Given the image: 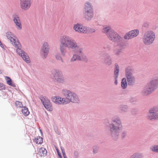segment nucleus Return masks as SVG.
Masks as SVG:
<instances>
[{
  "instance_id": "1",
  "label": "nucleus",
  "mask_w": 158,
  "mask_h": 158,
  "mask_svg": "<svg viewBox=\"0 0 158 158\" xmlns=\"http://www.w3.org/2000/svg\"><path fill=\"white\" fill-rule=\"evenodd\" d=\"M60 48L62 55L65 56L66 52V48L73 50L75 52L81 53L83 49L78 45L77 43L70 37L64 35L61 36L60 39Z\"/></svg>"
},
{
  "instance_id": "2",
  "label": "nucleus",
  "mask_w": 158,
  "mask_h": 158,
  "mask_svg": "<svg viewBox=\"0 0 158 158\" xmlns=\"http://www.w3.org/2000/svg\"><path fill=\"white\" fill-rule=\"evenodd\" d=\"M111 120L112 123L109 124L110 135L116 140L118 138L120 131L122 129V122L119 117L117 115L113 116Z\"/></svg>"
},
{
  "instance_id": "3",
  "label": "nucleus",
  "mask_w": 158,
  "mask_h": 158,
  "mask_svg": "<svg viewBox=\"0 0 158 158\" xmlns=\"http://www.w3.org/2000/svg\"><path fill=\"white\" fill-rule=\"evenodd\" d=\"M158 87V77L153 78L149 82L143 89L142 94L144 96H147L153 92Z\"/></svg>"
},
{
  "instance_id": "4",
  "label": "nucleus",
  "mask_w": 158,
  "mask_h": 158,
  "mask_svg": "<svg viewBox=\"0 0 158 158\" xmlns=\"http://www.w3.org/2000/svg\"><path fill=\"white\" fill-rule=\"evenodd\" d=\"M109 40L118 43L119 46L123 47L126 46L125 40L123 38L109 27Z\"/></svg>"
},
{
  "instance_id": "5",
  "label": "nucleus",
  "mask_w": 158,
  "mask_h": 158,
  "mask_svg": "<svg viewBox=\"0 0 158 158\" xmlns=\"http://www.w3.org/2000/svg\"><path fill=\"white\" fill-rule=\"evenodd\" d=\"M14 37H11L9 39L12 44H14L15 46L17 48L16 49L17 52L20 56L27 63L30 62V58L26 53L24 52L23 51L21 50V46L17 40H16L13 38Z\"/></svg>"
},
{
  "instance_id": "6",
  "label": "nucleus",
  "mask_w": 158,
  "mask_h": 158,
  "mask_svg": "<svg viewBox=\"0 0 158 158\" xmlns=\"http://www.w3.org/2000/svg\"><path fill=\"white\" fill-rule=\"evenodd\" d=\"M155 38V33L152 31H148L143 35V41L144 43L147 45L151 44Z\"/></svg>"
},
{
  "instance_id": "7",
  "label": "nucleus",
  "mask_w": 158,
  "mask_h": 158,
  "mask_svg": "<svg viewBox=\"0 0 158 158\" xmlns=\"http://www.w3.org/2000/svg\"><path fill=\"white\" fill-rule=\"evenodd\" d=\"M125 74L129 85H132L135 83V78L132 73V69L130 67L125 69Z\"/></svg>"
},
{
  "instance_id": "8",
  "label": "nucleus",
  "mask_w": 158,
  "mask_h": 158,
  "mask_svg": "<svg viewBox=\"0 0 158 158\" xmlns=\"http://www.w3.org/2000/svg\"><path fill=\"white\" fill-rule=\"evenodd\" d=\"M63 94L65 97L64 99L66 104L70 102H76L77 100L76 98L75 99L76 100L72 98V97L76 98V94L70 91L66 90H64L63 91Z\"/></svg>"
},
{
  "instance_id": "9",
  "label": "nucleus",
  "mask_w": 158,
  "mask_h": 158,
  "mask_svg": "<svg viewBox=\"0 0 158 158\" xmlns=\"http://www.w3.org/2000/svg\"><path fill=\"white\" fill-rule=\"evenodd\" d=\"M85 18L88 19H90L93 17V13L92 7L90 3L86 2L85 3Z\"/></svg>"
},
{
  "instance_id": "10",
  "label": "nucleus",
  "mask_w": 158,
  "mask_h": 158,
  "mask_svg": "<svg viewBox=\"0 0 158 158\" xmlns=\"http://www.w3.org/2000/svg\"><path fill=\"white\" fill-rule=\"evenodd\" d=\"M52 76L53 78L58 82L61 83L64 81L62 73L58 70H54L52 71Z\"/></svg>"
},
{
  "instance_id": "11",
  "label": "nucleus",
  "mask_w": 158,
  "mask_h": 158,
  "mask_svg": "<svg viewBox=\"0 0 158 158\" xmlns=\"http://www.w3.org/2000/svg\"><path fill=\"white\" fill-rule=\"evenodd\" d=\"M40 98L45 108L48 111H52V107L49 100L42 96L40 97Z\"/></svg>"
},
{
  "instance_id": "12",
  "label": "nucleus",
  "mask_w": 158,
  "mask_h": 158,
  "mask_svg": "<svg viewBox=\"0 0 158 158\" xmlns=\"http://www.w3.org/2000/svg\"><path fill=\"white\" fill-rule=\"evenodd\" d=\"M49 51V46L47 42L44 43L41 47V55L43 58H45L48 55Z\"/></svg>"
},
{
  "instance_id": "13",
  "label": "nucleus",
  "mask_w": 158,
  "mask_h": 158,
  "mask_svg": "<svg viewBox=\"0 0 158 158\" xmlns=\"http://www.w3.org/2000/svg\"><path fill=\"white\" fill-rule=\"evenodd\" d=\"M139 31L138 29H135L127 33L124 36L125 40H129L137 36L139 34Z\"/></svg>"
},
{
  "instance_id": "14",
  "label": "nucleus",
  "mask_w": 158,
  "mask_h": 158,
  "mask_svg": "<svg viewBox=\"0 0 158 158\" xmlns=\"http://www.w3.org/2000/svg\"><path fill=\"white\" fill-rule=\"evenodd\" d=\"M31 0H20V7L23 10H26L30 7Z\"/></svg>"
},
{
  "instance_id": "15",
  "label": "nucleus",
  "mask_w": 158,
  "mask_h": 158,
  "mask_svg": "<svg viewBox=\"0 0 158 158\" xmlns=\"http://www.w3.org/2000/svg\"><path fill=\"white\" fill-rule=\"evenodd\" d=\"M150 115L148 116V118L150 120L158 119V113L156 111L154 108H152L149 110Z\"/></svg>"
},
{
  "instance_id": "16",
  "label": "nucleus",
  "mask_w": 158,
  "mask_h": 158,
  "mask_svg": "<svg viewBox=\"0 0 158 158\" xmlns=\"http://www.w3.org/2000/svg\"><path fill=\"white\" fill-rule=\"evenodd\" d=\"M52 101L57 104H66L65 99L59 96L53 97L52 98Z\"/></svg>"
},
{
  "instance_id": "17",
  "label": "nucleus",
  "mask_w": 158,
  "mask_h": 158,
  "mask_svg": "<svg viewBox=\"0 0 158 158\" xmlns=\"http://www.w3.org/2000/svg\"><path fill=\"white\" fill-rule=\"evenodd\" d=\"M73 29L75 31L80 33H86L87 32L86 27L78 24L74 25Z\"/></svg>"
},
{
  "instance_id": "18",
  "label": "nucleus",
  "mask_w": 158,
  "mask_h": 158,
  "mask_svg": "<svg viewBox=\"0 0 158 158\" xmlns=\"http://www.w3.org/2000/svg\"><path fill=\"white\" fill-rule=\"evenodd\" d=\"M87 58L86 56H80L77 54L73 55L71 59V61H74L76 60H86Z\"/></svg>"
},
{
  "instance_id": "19",
  "label": "nucleus",
  "mask_w": 158,
  "mask_h": 158,
  "mask_svg": "<svg viewBox=\"0 0 158 158\" xmlns=\"http://www.w3.org/2000/svg\"><path fill=\"white\" fill-rule=\"evenodd\" d=\"M37 154L41 156H44L47 155V152L45 148H39Z\"/></svg>"
},
{
  "instance_id": "20",
  "label": "nucleus",
  "mask_w": 158,
  "mask_h": 158,
  "mask_svg": "<svg viewBox=\"0 0 158 158\" xmlns=\"http://www.w3.org/2000/svg\"><path fill=\"white\" fill-rule=\"evenodd\" d=\"M14 21L17 26V28L21 29L22 28V25L19 18L17 17L14 19Z\"/></svg>"
},
{
  "instance_id": "21",
  "label": "nucleus",
  "mask_w": 158,
  "mask_h": 158,
  "mask_svg": "<svg viewBox=\"0 0 158 158\" xmlns=\"http://www.w3.org/2000/svg\"><path fill=\"white\" fill-rule=\"evenodd\" d=\"M127 86V80L125 78H123L122 79L121 82V86L123 89H126Z\"/></svg>"
},
{
  "instance_id": "22",
  "label": "nucleus",
  "mask_w": 158,
  "mask_h": 158,
  "mask_svg": "<svg viewBox=\"0 0 158 158\" xmlns=\"http://www.w3.org/2000/svg\"><path fill=\"white\" fill-rule=\"evenodd\" d=\"M143 155L142 153L137 152L131 155L130 158H143Z\"/></svg>"
},
{
  "instance_id": "23",
  "label": "nucleus",
  "mask_w": 158,
  "mask_h": 158,
  "mask_svg": "<svg viewBox=\"0 0 158 158\" xmlns=\"http://www.w3.org/2000/svg\"><path fill=\"white\" fill-rule=\"evenodd\" d=\"M22 112L23 114L25 116H28L30 114L28 108L25 106L22 107Z\"/></svg>"
},
{
  "instance_id": "24",
  "label": "nucleus",
  "mask_w": 158,
  "mask_h": 158,
  "mask_svg": "<svg viewBox=\"0 0 158 158\" xmlns=\"http://www.w3.org/2000/svg\"><path fill=\"white\" fill-rule=\"evenodd\" d=\"M34 141L36 144H41L43 143V138L40 136L37 137L34 140Z\"/></svg>"
},
{
  "instance_id": "25",
  "label": "nucleus",
  "mask_w": 158,
  "mask_h": 158,
  "mask_svg": "<svg viewBox=\"0 0 158 158\" xmlns=\"http://www.w3.org/2000/svg\"><path fill=\"white\" fill-rule=\"evenodd\" d=\"M115 68H114V75H118V73L119 72V67L118 64L116 63L115 64Z\"/></svg>"
},
{
  "instance_id": "26",
  "label": "nucleus",
  "mask_w": 158,
  "mask_h": 158,
  "mask_svg": "<svg viewBox=\"0 0 158 158\" xmlns=\"http://www.w3.org/2000/svg\"><path fill=\"white\" fill-rule=\"evenodd\" d=\"M5 78L6 81V82L7 84L13 86H15L14 84L12 83V81L10 77H5Z\"/></svg>"
},
{
  "instance_id": "27",
  "label": "nucleus",
  "mask_w": 158,
  "mask_h": 158,
  "mask_svg": "<svg viewBox=\"0 0 158 158\" xmlns=\"http://www.w3.org/2000/svg\"><path fill=\"white\" fill-rule=\"evenodd\" d=\"M150 148L152 152L158 153V145H154L152 146Z\"/></svg>"
},
{
  "instance_id": "28",
  "label": "nucleus",
  "mask_w": 158,
  "mask_h": 158,
  "mask_svg": "<svg viewBox=\"0 0 158 158\" xmlns=\"http://www.w3.org/2000/svg\"><path fill=\"white\" fill-rule=\"evenodd\" d=\"M127 106L126 105H121L120 107V109L123 112H126L127 110Z\"/></svg>"
},
{
  "instance_id": "29",
  "label": "nucleus",
  "mask_w": 158,
  "mask_h": 158,
  "mask_svg": "<svg viewBox=\"0 0 158 158\" xmlns=\"http://www.w3.org/2000/svg\"><path fill=\"white\" fill-rule=\"evenodd\" d=\"M15 104L17 108L23 107V105L22 103L19 101H16L15 102Z\"/></svg>"
},
{
  "instance_id": "30",
  "label": "nucleus",
  "mask_w": 158,
  "mask_h": 158,
  "mask_svg": "<svg viewBox=\"0 0 158 158\" xmlns=\"http://www.w3.org/2000/svg\"><path fill=\"white\" fill-rule=\"evenodd\" d=\"M56 59L59 60H60L61 62H63V61L60 56V55L59 53L57 54L56 56Z\"/></svg>"
},
{
  "instance_id": "31",
  "label": "nucleus",
  "mask_w": 158,
  "mask_h": 158,
  "mask_svg": "<svg viewBox=\"0 0 158 158\" xmlns=\"http://www.w3.org/2000/svg\"><path fill=\"white\" fill-rule=\"evenodd\" d=\"M109 31V28L108 27H104L103 29V33L108 34V32Z\"/></svg>"
},
{
  "instance_id": "32",
  "label": "nucleus",
  "mask_w": 158,
  "mask_h": 158,
  "mask_svg": "<svg viewBox=\"0 0 158 158\" xmlns=\"http://www.w3.org/2000/svg\"><path fill=\"white\" fill-rule=\"evenodd\" d=\"M6 36L8 39H10L11 37H14V36L12 33L10 32H7Z\"/></svg>"
},
{
  "instance_id": "33",
  "label": "nucleus",
  "mask_w": 158,
  "mask_h": 158,
  "mask_svg": "<svg viewBox=\"0 0 158 158\" xmlns=\"http://www.w3.org/2000/svg\"><path fill=\"white\" fill-rule=\"evenodd\" d=\"M122 49H118L116 50L115 52V54L117 56L119 55L121 53Z\"/></svg>"
},
{
  "instance_id": "34",
  "label": "nucleus",
  "mask_w": 158,
  "mask_h": 158,
  "mask_svg": "<svg viewBox=\"0 0 158 158\" xmlns=\"http://www.w3.org/2000/svg\"><path fill=\"white\" fill-rule=\"evenodd\" d=\"M118 75H114V84L115 85H117L118 84Z\"/></svg>"
},
{
  "instance_id": "35",
  "label": "nucleus",
  "mask_w": 158,
  "mask_h": 158,
  "mask_svg": "<svg viewBox=\"0 0 158 158\" xmlns=\"http://www.w3.org/2000/svg\"><path fill=\"white\" fill-rule=\"evenodd\" d=\"M127 133L126 131H123V132L122 133V135H121L122 138H124L126 137V136L127 135Z\"/></svg>"
},
{
  "instance_id": "36",
  "label": "nucleus",
  "mask_w": 158,
  "mask_h": 158,
  "mask_svg": "<svg viewBox=\"0 0 158 158\" xmlns=\"http://www.w3.org/2000/svg\"><path fill=\"white\" fill-rule=\"evenodd\" d=\"M87 32H88V31H89V32H90V33H93V32H95V29H93V28L88 29V30L87 29Z\"/></svg>"
},
{
  "instance_id": "37",
  "label": "nucleus",
  "mask_w": 158,
  "mask_h": 158,
  "mask_svg": "<svg viewBox=\"0 0 158 158\" xmlns=\"http://www.w3.org/2000/svg\"><path fill=\"white\" fill-rule=\"evenodd\" d=\"M76 98H73V97H72V98H73L74 100H76V99H75L76 98L77 100L76 101V102H73L74 103H78L79 102V99L77 96L76 94Z\"/></svg>"
},
{
  "instance_id": "38",
  "label": "nucleus",
  "mask_w": 158,
  "mask_h": 158,
  "mask_svg": "<svg viewBox=\"0 0 158 158\" xmlns=\"http://www.w3.org/2000/svg\"><path fill=\"white\" fill-rule=\"evenodd\" d=\"M5 88L2 84L0 83V90H4Z\"/></svg>"
},
{
  "instance_id": "39",
  "label": "nucleus",
  "mask_w": 158,
  "mask_h": 158,
  "mask_svg": "<svg viewBox=\"0 0 158 158\" xmlns=\"http://www.w3.org/2000/svg\"><path fill=\"white\" fill-rule=\"evenodd\" d=\"M57 153H58V155L59 156H61V155H60V153H59V152L58 151V150H57Z\"/></svg>"
},
{
  "instance_id": "40",
  "label": "nucleus",
  "mask_w": 158,
  "mask_h": 158,
  "mask_svg": "<svg viewBox=\"0 0 158 158\" xmlns=\"http://www.w3.org/2000/svg\"><path fill=\"white\" fill-rule=\"evenodd\" d=\"M109 65H110L111 63V60H109Z\"/></svg>"
},
{
  "instance_id": "41",
  "label": "nucleus",
  "mask_w": 158,
  "mask_h": 158,
  "mask_svg": "<svg viewBox=\"0 0 158 158\" xmlns=\"http://www.w3.org/2000/svg\"><path fill=\"white\" fill-rule=\"evenodd\" d=\"M94 151V153H96V151H95V149H94V151Z\"/></svg>"
},
{
  "instance_id": "42",
  "label": "nucleus",
  "mask_w": 158,
  "mask_h": 158,
  "mask_svg": "<svg viewBox=\"0 0 158 158\" xmlns=\"http://www.w3.org/2000/svg\"><path fill=\"white\" fill-rule=\"evenodd\" d=\"M63 156H64V158H65V154H64V153H63Z\"/></svg>"
}]
</instances>
